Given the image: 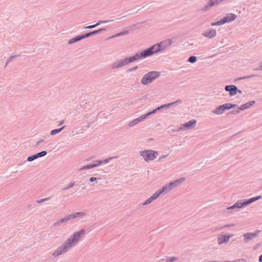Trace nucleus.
<instances>
[{
	"mask_svg": "<svg viewBox=\"0 0 262 262\" xmlns=\"http://www.w3.org/2000/svg\"><path fill=\"white\" fill-rule=\"evenodd\" d=\"M85 233V231L84 229L75 232L65 242L63 245L53 253V255L56 256L66 252L69 249L75 245Z\"/></svg>",
	"mask_w": 262,
	"mask_h": 262,
	"instance_id": "nucleus-1",
	"label": "nucleus"
},
{
	"mask_svg": "<svg viewBox=\"0 0 262 262\" xmlns=\"http://www.w3.org/2000/svg\"><path fill=\"white\" fill-rule=\"evenodd\" d=\"M159 51V48L158 46H152L151 48L147 49L144 50L140 54H136L134 56H137L138 57H136V60L139 59L141 57H146L147 56H150L155 53H157Z\"/></svg>",
	"mask_w": 262,
	"mask_h": 262,
	"instance_id": "nucleus-2",
	"label": "nucleus"
},
{
	"mask_svg": "<svg viewBox=\"0 0 262 262\" xmlns=\"http://www.w3.org/2000/svg\"><path fill=\"white\" fill-rule=\"evenodd\" d=\"M158 155V152L154 150H145L140 152V155L146 162L154 160Z\"/></svg>",
	"mask_w": 262,
	"mask_h": 262,
	"instance_id": "nucleus-3",
	"label": "nucleus"
},
{
	"mask_svg": "<svg viewBox=\"0 0 262 262\" xmlns=\"http://www.w3.org/2000/svg\"><path fill=\"white\" fill-rule=\"evenodd\" d=\"M160 75L158 72L151 71L144 76L142 78L141 82L143 84H147L151 82L155 79Z\"/></svg>",
	"mask_w": 262,
	"mask_h": 262,
	"instance_id": "nucleus-4",
	"label": "nucleus"
},
{
	"mask_svg": "<svg viewBox=\"0 0 262 262\" xmlns=\"http://www.w3.org/2000/svg\"><path fill=\"white\" fill-rule=\"evenodd\" d=\"M260 198H261V196L258 195V196H257L256 197L251 198L243 203L241 202H237L234 205H233L230 207H228L227 209H233L235 208H241L243 206L248 205L257 200L260 199Z\"/></svg>",
	"mask_w": 262,
	"mask_h": 262,
	"instance_id": "nucleus-5",
	"label": "nucleus"
},
{
	"mask_svg": "<svg viewBox=\"0 0 262 262\" xmlns=\"http://www.w3.org/2000/svg\"><path fill=\"white\" fill-rule=\"evenodd\" d=\"M136 57H138L137 56H133L132 57H130L129 58H126L125 59H123L120 61H118V62L114 64L113 65V68H118L120 67H121L122 66H124L125 65L127 64L128 63L132 62L135 60H136Z\"/></svg>",
	"mask_w": 262,
	"mask_h": 262,
	"instance_id": "nucleus-6",
	"label": "nucleus"
},
{
	"mask_svg": "<svg viewBox=\"0 0 262 262\" xmlns=\"http://www.w3.org/2000/svg\"><path fill=\"white\" fill-rule=\"evenodd\" d=\"M103 30V29H100V30H98L94 31L93 32L86 33L84 35H82L78 36L77 37H75L71 39L70 40H69V43H73V42H76L77 41L80 40H81V39H83V38H84L85 37H89V36H90L91 35L96 34L98 33V32H100L101 31H102Z\"/></svg>",
	"mask_w": 262,
	"mask_h": 262,
	"instance_id": "nucleus-7",
	"label": "nucleus"
},
{
	"mask_svg": "<svg viewBox=\"0 0 262 262\" xmlns=\"http://www.w3.org/2000/svg\"><path fill=\"white\" fill-rule=\"evenodd\" d=\"M83 215H84V214L83 213H82V212H77V213H75L69 214V215L64 216L62 219L60 220L57 223V224L62 223H63L64 222H67V221H69L70 220H72L73 219H75V218L78 217V216Z\"/></svg>",
	"mask_w": 262,
	"mask_h": 262,
	"instance_id": "nucleus-8",
	"label": "nucleus"
},
{
	"mask_svg": "<svg viewBox=\"0 0 262 262\" xmlns=\"http://www.w3.org/2000/svg\"><path fill=\"white\" fill-rule=\"evenodd\" d=\"M173 41L172 39H167V40H165L163 41H161L159 44H155L154 45L158 46L159 47V51H160L162 50H163V49L167 48L168 47L170 46V45H171L172 43H173Z\"/></svg>",
	"mask_w": 262,
	"mask_h": 262,
	"instance_id": "nucleus-9",
	"label": "nucleus"
},
{
	"mask_svg": "<svg viewBox=\"0 0 262 262\" xmlns=\"http://www.w3.org/2000/svg\"><path fill=\"white\" fill-rule=\"evenodd\" d=\"M236 15H235L234 14L229 13L228 14L227 16L223 18L222 19L224 24L225 23H230L234 20L236 18Z\"/></svg>",
	"mask_w": 262,
	"mask_h": 262,
	"instance_id": "nucleus-10",
	"label": "nucleus"
},
{
	"mask_svg": "<svg viewBox=\"0 0 262 262\" xmlns=\"http://www.w3.org/2000/svg\"><path fill=\"white\" fill-rule=\"evenodd\" d=\"M176 102H172V103H170L167 104L162 105L161 106L158 107L157 108L151 112H149L148 113H147L146 114L143 115V116H146V118L149 115L155 113L157 110H160V109L165 108V107H168L170 106L173 105Z\"/></svg>",
	"mask_w": 262,
	"mask_h": 262,
	"instance_id": "nucleus-11",
	"label": "nucleus"
},
{
	"mask_svg": "<svg viewBox=\"0 0 262 262\" xmlns=\"http://www.w3.org/2000/svg\"><path fill=\"white\" fill-rule=\"evenodd\" d=\"M232 236V235L230 236H227L225 235L221 234L218 237V244L219 245H221L224 243H227L229 241V238Z\"/></svg>",
	"mask_w": 262,
	"mask_h": 262,
	"instance_id": "nucleus-12",
	"label": "nucleus"
},
{
	"mask_svg": "<svg viewBox=\"0 0 262 262\" xmlns=\"http://www.w3.org/2000/svg\"><path fill=\"white\" fill-rule=\"evenodd\" d=\"M196 120H192L183 125V127L181 128V129H189L195 125L196 124Z\"/></svg>",
	"mask_w": 262,
	"mask_h": 262,
	"instance_id": "nucleus-13",
	"label": "nucleus"
},
{
	"mask_svg": "<svg viewBox=\"0 0 262 262\" xmlns=\"http://www.w3.org/2000/svg\"><path fill=\"white\" fill-rule=\"evenodd\" d=\"M225 90L229 91L230 95H234L236 94L237 88L235 85H227L225 87Z\"/></svg>",
	"mask_w": 262,
	"mask_h": 262,
	"instance_id": "nucleus-14",
	"label": "nucleus"
},
{
	"mask_svg": "<svg viewBox=\"0 0 262 262\" xmlns=\"http://www.w3.org/2000/svg\"><path fill=\"white\" fill-rule=\"evenodd\" d=\"M145 118H146V116L142 115V116H140V117H139L137 119H135L134 120H133L132 121L130 122L128 124V126L129 127L134 126V125H136L137 124H138L140 122L142 121Z\"/></svg>",
	"mask_w": 262,
	"mask_h": 262,
	"instance_id": "nucleus-15",
	"label": "nucleus"
},
{
	"mask_svg": "<svg viewBox=\"0 0 262 262\" xmlns=\"http://www.w3.org/2000/svg\"><path fill=\"white\" fill-rule=\"evenodd\" d=\"M101 164H102V161H97L96 164H92V165H88L82 167L81 168H80L79 170L81 171V170H83L84 169L93 168L94 167H95L100 165Z\"/></svg>",
	"mask_w": 262,
	"mask_h": 262,
	"instance_id": "nucleus-16",
	"label": "nucleus"
},
{
	"mask_svg": "<svg viewBox=\"0 0 262 262\" xmlns=\"http://www.w3.org/2000/svg\"><path fill=\"white\" fill-rule=\"evenodd\" d=\"M203 35L206 37L211 38L214 37L216 36V31L215 30H210L206 31Z\"/></svg>",
	"mask_w": 262,
	"mask_h": 262,
	"instance_id": "nucleus-17",
	"label": "nucleus"
},
{
	"mask_svg": "<svg viewBox=\"0 0 262 262\" xmlns=\"http://www.w3.org/2000/svg\"><path fill=\"white\" fill-rule=\"evenodd\" d=\"M185 180V178H182L180 179L173 181L172 182H171L169 184L171 187H172V189L177 186H178L179 184L182 183L183 182H184Z\"/></svg>",
	"mask_w": 262,
	"mask_h": 262,
	"instance_id": "nucleus-18",
	"label": "nucleus"
},
{
	"mask_svg": "<svg viewBox=\"0 0 262 262\" xmlns=\"http://www.w3.org/2000/svg\"><path fill=\"white\" fill-rule=\"evenodd\" d=\"M225 111L223 105L218 106L213 112L214 114L220 115L223 114Z\"/></svg>",
	"mask_w": 262,
	"mask_h": 262,
	"instance_id": "nucleus-19",
	"label": "nucleus"
},
{
	"mask_svg": "<svg viewBox=\"0 0 262 262\" xmlns=\"http://www.w3.org/2000/svg\"><path fill=\"white\" fill-rule=\"evenodd\" d=\"M171 189H172V187L170 186L169 183L163 187V188L160 190V191H161V193H162L164 192H168Z\"/></svg>",
	"mask_w": 262,
	"mask_h": 262,
	"instance_id": "nucleus-20",
	"label": "nucleus"
},
{
	"mask_svg": "<svg viewBox=\"0 0 262 262\" xmlns=\"http://www.w3.org/2000/svg\"><path fill=\"white\" fill-rule=\"evenodd\" d=\"M256 234L255 233H246L244 235V236L246 240H249L253 238L256 236Z\"/></svg>",
	"mask_w": 262,
	"mask_h": 262,
	"instance_id": "nucleus-21",
	"label": "nucleus"
},
{
	"mask_svg": "<svg viewBox=\"0 0 262 262\" xmlns=\"http://www.w3.org/2000/svg\"><path fill=\"white\" fill-rule=\"evenodd\" d=\"M236 104H231L230 103H225L223 104V106L224 107L225 110L234 108L236 106Z\"/></svg>",
	"mask_w": 262,
	"mask_h": 262,
	"instance_id": "nucleus-22",
	"label": "nucleus"
},
{
	"mask_svg": "<svg viewBox=\"0 0 262 262\" xmlns=\"http://www.w3.org/2000/svg\"><path fill=\"white\" fill-rule=\"evenodd\" d=\"M109 21H102V20H99L97 22V23L96 24V25H92V26H88L86 27V28L87 29H91V28H95L96 26H98V25H99L102 23H107Z\"/></svg>",
	"mask_w": 262,
	"mask_h": 262,
	"instance_id": "nucleus-23",
	"label": "nucleus"
},
{
	"mask_svg": "<svg viewBox=\"0 0 262 262\" xmlns=\"http://www.w3.org/2000/svg\"><path fill=\"white\" fill-rule=\"evenodd\" d=\"M64 127V126H62L61 128H59V129H53L52 130L51 132V133L50 134L51 135H56V134H58L59 133V132H60Z\"/></svg>",
	"mask_w": 262,
	"mask_h": 262,
	"instance_id": "nucleus-24",
	"label": "nucleus"
},
{
	"mask_svg": "<svg viewBox=\"0 0 262 262\" xmlns=\"http://www.w3.org/2000/svg\"><path fill=\"white\" fill-rule=\"evenodd\" d=\"M161 194V192L160 190L156 192L151 196V198H152V199L154 200H155L156 199H157L159 195L160 194Z\"/></svg>",
	"mask_w": 262,
	"mask_h": 262,
	"instance_id": "nucleus-25",
	"label": "nucleus"
},
{
	"mask_svg": "<svg viewBox=\"0 0 262 262\" xmlns=\"http://www.w3.org/2000/svg\"><path fill=\"white\" fill-rule=\"evenodd\" d=\"M251 106V103H246L241 105L239 107L240 110H244Z\"/></svg>",
	"mask_w": 262,
	"mask_h": 262,
	"instance_id": "nucleus-26",
	"label": "nucleus"
},
{
	"mask_svg": "<svg viewBox=\"0 0 262 262\" xmlns=\"http://www.w3.org/2000/svg\"><path fill=\"white\" fill-rule=\"evenodd\" d=\"M37 158V156L36 154H35V155H33L31 156L28 157L27 161L29 162H31Z\"/></svg>",
	"mask_w": 262,
	"mask_h": 262,
	"instance_id": "nucleus-27",
	"label": "nucleus"
},
{
	"mask_svg": "<svg viewBox=\"0 0 262 262\" xmlns=\"http://www.w3.org/2000/svg\"><path fill=\"white\" fill-rule=\"evenodd\" d=\"M223 24H224L223 21L222 19H221L220 21H218L217 22L212 23L211 24V26H219V25H222Z\"/></svg>",
	"mask_w": 262,
	"mask_h": 262,
	"instance_id": "nucleus-28",
	"label": "nucleus"
},
{
	"mask_svg": "<svg viewBox=\"0 0 262 262\" xmlns=\"http://www.w3.org/2000/svg\"><path fill=\"white\" fill-rule=\"evenodd\" d=\"M46 154H47V152L46 151H41L40 152L36 154V155L37 156V158H38L39 157H43V156H45Z\"/></svg>",
	"mask_w": 262,
	"mask_h": 262,
	"instance_id": "nucleus-29",
	"label": "nucleus"
},
{
	"mask_svg": "<svg viewBox=\"0 0 262 262\" xmlns=\"http://www.w3.org/2000/svg\"><path fill=\"white\" fill-rule=\"evenodd\" d=\"M152 201H153V200L152 199V198H151V196L147 200H146L143 203V205H147L148 204H149L150 203H151Z\"/></svg>",
	"mask_w": 262,
	"mask_h": 262,
	"instance_id": "nucleus-30",
	"label": "nucleus"
},
{
	"mask_svg": "<svg viewBox=\"0 0 262 262\" xmlns=\"http://www.w3.org/2000/svg\"><path fill=\"white\" fill-rule=\"evenodd\" d=\"M196 58L195 56H190L189 58V61L191 63H194L196 61Z\"/></svg>",
	"mask_w": 262,
	"mask_h": 262,
	"instance_id": "nucleus-31",
	"label": "nucleus"
},
{
	"mask_svg": "<svg viewBox=\"0 0 262 262\" xmlns=\"http://www.w3.org/2000/svg\"><path fill=\"white\" fill-rule=\"evenodd\" d=\"M174 260H175V258L174 257H172V258H170L167 259V260H166V262H172Z\"/></svg>",
	"mask_w": 262,
	"mask_h": 262,
	"instance_id": "nucleus-32",
	"label": "nucleus"
},
{
	"mask_svg": "<svg viewBox=\"0 0 262 262\" xmlns=\"http://www.w3.org/2000/svg\"><path fill=\"white\" fill-rule=\"evenodd\" d=\"M112 159H113V158H110L108 159H106L104 160L103 161H102V163H106L108 162L110 160H111Z\"/></svg>",
	"mask_w": 262,
	"mask_h": 262,
	"instance_id": "nucleus-33",
	"label": "nucleus"
},
{
	"mask_svg": "<svg viewBox=\"0 0 262 262\" xmlns=\"http://www.w3.org/2000/svg\"><path fill=\"white\" fill-rule=\"evenodd\" d=\"M96 180V178H95V177H91V178H90V181L91 182H93V181H95Z\"/></svg>",
	"mask_w": 262,
	"mask_h": 262,
	"instance_id": "nucleus-34",
	"label": "nucleus"
},
{
	"mask_svg": "<svg viewBox=\"0 0 262 262\" xmlns=\"http://www.w3.org/2000/svg\"><path fill=\"white\" fill-rule=\"evenodd\" d=\"M259 261L260 262H262V254L260 256V257L259 258Z\"/></svg>",
	"mask_w": 262,
	"mask_h": 262,
	"instance_id": "nucleus-35",
	"label": "nucleus"
},
{
	"mask_svg": "<svg viewBox=\"0 0 262 262\" xmlns=\"http://www.w3.org/2000/svg\"><path fill=\"white\" fill-rule=\"evenodd\" d=\"M47 200V199H42V200H41L40 201H38V203H40V202H42V201H45V200Z\"/></svg>",
	"mask_w": 262,
	"mask_h": 262,
	"instance_id": "nucleus-36",
	"label": "nucleus"
},
{
	"mask_svg": "<svg viewBox=\"0 0 262 262\" xmlns=\"http://www.w3.org/2000/svg\"><path fill=\"white\" fill-rule=\"evenodd\" d=\"M249 103H251V106L254 103V101H251L250 102H249Z\"/></svg>",
	"mask_w": 262,
	"mask_h": 262,
	"instance_id": "nucleus-37",
	"label": "nucleus"
},
{
	"mask_svg": "<svg viewBox=\"0 0 262 262\" xmlns=\"http://www.w3.org/2000/svg\"><path fill=\"white\" fill-rule=\"evenodd\" d=\"M74 183L71 184L70 185V186L69 187H73V186H74Z\"/></svg>",
	"mask_w": 262,
	"mask_h": 262,
	"instance_id": "nucleus-38",
	"label": "nucleus"
},
{
	"mask_svg": "<svg viewBox=\"0 0 262 262\" xmlns=\"http://www.w3.org/2000/svg\"><path fill=\"white\" fill-rule=\"evenodd\" d=\"M165 157H166L165 156H162L160 159L163 158H165Z\"/></svg>",
	"mask_w": 262,
	"mask_h": 262,
	"instance_id": "nucleus-39",
	"label": "nucleus"
},
{
	"mask_svg": "<svg viewBox=\"0 0 262 262\" xmlns=\"http://www.w3.org/2000/svg\"><path fill=\"white\" fill-rule=\"evenodd\" d=\"M122 34H121V33H120V34H119L118 35H117V36L121 35H122Z\"/></svg>",
	"mask_w": 262,
	"mask_h": 262,
	"instance_id": "nucleus-40",
	"label": "nucleus"
},
{
	"mask_svg": "<svg viewBox=\"0 0 262 262\" xmlns=\"http://www.w3.org/2000/svg\"><path fill=\"white\" fill-rule=\"evenodd\" d=\"M260 70H262V66H260Z\"/></svg>",
	"mask_w": 262,
	"mask_h": 262,
	"instance_id": "nucleus-41",
	"label": "nucleus"
}]
</instances>
